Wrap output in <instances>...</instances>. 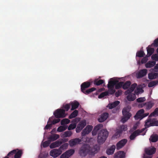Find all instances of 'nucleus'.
<instances>
[{"label": "nucleus", "instance_id": "nucleus-1", "mask_svg": "<svg viewBox=\"0 0 158 158\" xmlns=\"http://www.w3.org/2000/svg\"><path fill=\"white\" fill-rule=\"evenodd\" d=\"M98 149L99 147L97 145L91 147L88 144H84L80 148L79 153L81 156H85L87 154L94 156L98 152Z\"/></svg>", "mask_w": 158, "mask_h": 158}, {"label": "nucleus", "instance_id": "nucleus-2", "mask_svg": "<svg viewBox=\"0 0 158 158\" xmlns=\"http://www.w3.org/2000/svg\"><path fill=\"white\" fill-rule=\"evenodd\" d=\"M91 85V83L90 81H87L83 83L81 85V91L85 94L88 95L96 90V89L94 87L86 89Z\"/></svg>", "mask_w": 158, "mask_h": 158}, {"label": "nucleus", "instance_id": "nucleus-3", "mask_svg": "<svg viewBox=\"0 0 158 158\" xmlns=\"http://www.w3.org/2000/svg\"><path fill=\"white\" fill-rule=\"evenodd\" d=\"M109 133L106 129L100 131L98 134L97 141L99 143H103L108 135Z\"/></svg>", "mask_w": 158, "mask_h": 158}, {"label": "nucleus", "instance_id": "nucleus-4", "mask_svg": "<svg viewBox=\"0 0 158 158\" xmlns=\"http://www.w3.org/2000/svg\"><path fill=\"white\" fill-rule=\"evenodd\" d=\"M130 109L128 107L124 108L122 110L123 117L122 118L121 121L124 123L126 122L131 116V114L129 113Z\"/></svg>", "mask_w": 158, "mask_h": 158}, {"label": "nucleus", "instance_id": "nucleus-5", "mask_svg": "<svg viewBox=\"0 0 158 158\" xmlns=\"http://www.w3.org/2000/svg\"><path fill=\"white\" fill-rule=\"evenodd\" d=\"M137 86V84L134 83L132 84L131 86L125 92V94L126 95H127V94H129V95L127 96V99H136V98L135 94L133 95V97L131 96L130 98H129V95H130V94H131V92L134 90V89Z\"/></svg>", "mask_w": 158, "mask_h": 158}, {"label": "nucleus", "instance_id": "nucleus-6", "mask_svg": "<svg viewBox=\"0 0 158 158\" xmlns=\"http://www.w3.org/2000/svg\"><path fill=\"white\" fill-rule=\"evenodd\" d=\"M137 86V84L134 83L132 84L131 86L125 92V94L126 95H127V94H129V95L127 96V99H136V98L135 94L133 95V97L131 96L130 98H129V95H130V94H131V92L134 90V89Z\"/></svg>", "mask_w": 158, "mask_h": 158}, {"label": "nucleus", "instance_id": "nucleus-7", "mask_svg": "<svg viewBox=\"0 0 158 158\" xmlns=\"http://www.w3.org/2000/svg\"><path fill=\"white\" fill-rule=\"evenodd\" d=\"M65 110L63 109H58L54 113V114L56 118H63L65 117Z\"/></svg>", "mask_w": 158, "mask_h": 158}, {"label": "nucleus", "instance_id": "nucleus-8", "mask_svg": "<svg viewBox=\"0 0 158 158\" xmlns=\"http://www.w3.org/2000/svg\"><path fill=\"white\" fill-rule=\"evenodd\" d=\"M144 129L142 128L141 130L138 129L135 131L130 136V139L131 140H134L136 136L139 135L144 131Z\"/></svg>", "mask_w": 158, "mask_h": 158}, {"label": "nucleus", "instance_id": "nucleus-9", "mask_svg": "<svg viewBox=\"0 0 158 158\" xmlns=\"http://www.w3.org/2000/svg\"><path fill=\"white\" fill-rule=\"evenodd\" d=\"M62 152L61 150H60L59 149H54L52 150L50 152L51 156L54 158H56L60 155Z\"/></svg>", "mask_w": 158, "mask_h": 158}, {"label": "nucleus", "instance_id": "nucleus-10", "mask_svg": "<svg viewBox=\"0 0 158 158\" xmlns=\"http://www.w3.org/2000/svg\"><path fill=\"white\" fill-rule=\"evenodd\" d=\"M74 150L73 149L68 150L62 154L60 156V158H69L74 153Z\"/></svg>", "mask_w": 158, "mask_h": 158}, {"label": "nucleus", "instance_id": "nucleus-11", "mask_svg": "<svg viewBox=\"0 0 158 158\" xmlns=\"http://www.w3.org/2000/svg\"><path fill=\"white\" fill-rule=\"evenodd\" d=\"M86 121L83 120L80 121L78 124L76 128V131L77 133L80 132L86 125Z\"/></svg>", "mask_w": 158, "mask_h": 158}, {"label": "nucleus", "instance_id": "nucleus-12", "mask_svg": "<svg viewBox=\"0 0 158 158\" xmlns=\"http://www.w3.org/2000/svg\"><path fill=\"white\" fill-rule=\"evenodd\" d=\"M127 142V140L126 139H123L119 141L116 144V149L119 150L123 147Z\"/></svg>", "mask_w": 158, "mask_h": 158}, {"label": "nucleus", "instance_id": "nucleus-13", "mask_svg": "<svg viewBox=\"0 0 158 158\" xmlns=\"http://www.w3.org/2000/svg\"><path fill=\"white\" fill-rule=\"evenodd\" d=\"M144 112V111L143 109H141L139 110L134 116L135 119L137 120L139 119L141 120L143 118H142L143 116V114Z\"/></svg>", "mask_w": 158, "mask_h": 158}, {"label": "nucleus", "instance_id": "nucleus-14", "mask_svg": "<svg viewBox=\"0 0 158 158\" xmlns=\"http://www.w3.org/2000/svg\"><path fill=\"white\" fill-rule=\"evenodd\" d=\"M93 126L88 125L81 132L82 136H84L86 134H89L93 129Z\"/></svg>", "mask_w": 158, "mask_h": 158}, {"label": "nucleus", "instance_id": "nucleus-15", "mask_svg": "<svg viewBox=\"0 0 158 158\" xmlns=\"http://www.w3.org/2000/svg\"><path fill=\"white\" fill-rule=\"evenodd\" d=\"M81 141V139L76 138L71 139L69 141V143L70 146L73 147L79 144Z\"/></svg>", "mask_w": 158, "mask_h": 158}, {"label": "nucleus", "instance_id": "nucleus-16", "mask_svg": "<svg viewBox=\"0 0 158 158\" xmlns=\"http://www.w3.org/2000/svg\"><path fill=\"white\" fill-rule=\"evenodd\" d=\"M156 148L154 147L146 148L145 149V153L149 155H151L154 154L156 152Z\"/></svg>", "mask_w": 158, "mask_h": 158}, {"label": "nucleus", "instance_id": "nucleus-17", "mask_svg": "<svg viewBox=\"0 0 158 158\" xmlns=\"http://www.w3.org/2000/svg\"><path fill=\"white\" fill-rule=\"evenodd\" d=\"M109 114L105 112L102 114L100 117L98 118V121L100 123L102 122L105 121L108 117Z\"/></svg>", "mask_w": 158, "mask_h": 158}, {"label": "nucleus", "instance_id": "nucleus-18", "mask_svg": "<svg viewBox=\"0 0 158 158\" xmlns=\"http://www.w3.org/2000/svg\"><path fill=\"white\" fill-rule=\"evenodd\" d=\"M147 73V70L143 69L140 70L137 74V77L138 78H142L145 76Z\"/></svg>", "mask_w": 158, "mask_h": 158}, {"label": "nucleus", "instance_id": "nucleus-19", "mask_svg": "<svg viewBox=\"0 0 158 158\" xmlns=\"http://www.w3.org/2000/svg\"><path fill=\"white\" fill-rule=\"evenodd\" d=\"M153 46L151 45H149L148 47L147 48V57L150 56L153 53L154 49L153 48H152L151 47Z\"/></svg>", "mask_w": 158, "mask_h": 158}, {"label": "nucleus", "instance_id": "nucleus-20", "mask_svg": "<svg viewBox=\"0 0 158 158\" xmlns=\"http://www.w3.org/2000/svg\"><path fill=\"white\" fill-rule=\"evenodd\" d=\"M150 142L155 143L158 140V135L153 134L151 135L149 139Z\"/></svg>", "mask_w": 158, "mask_h": 158}, {"label": "nucleus", "instance_id": "nucleus-21", "mask_svg": "<svg viewBox=\"0 0 158 158\" xmlns=\"http://www.w3.org/2000/svg\"><path fill=\"white\" fill-rule=\"evenodd\" d=\"M62 144L61 141H57L52 143L50 145V147L51 148H53L60 146Z\"/></svg>", "mask_w": 158, "mask_h": 158}, {"label": "nucleus", "instance_id": "nucleus-22", "mask_svg": "<svg viewBox=\"0 0 158 158\" xmlns=\"http://www.w3.org/2000/svg\"><path fill=\"white\" fill-rule=\"evenodd\" d=\"M116 147L115 145H113L109 148H108L106 151V153L108 155H111L113 154L115 149Z\"/></svg>", "mask_w": 158, "mask_h": 158}, {"label": "nucleus", "instance_id": "nucleus-23", "mask_svg": "<svg viewBox=\"0 0 158 158\" xmlns=\"http://www.w3.org/2000/svg\"><path fill=\"white\" fill-rule=\"evenodd\" d=\"M152 119L150 118H148L147 120H146L145 121V125L144 126L145 127V128H143L144 129V131L145 130V129L148 128L149 127L152 126H151V124L152 123Z\"/></svg>", "mask_w": 158, "mask_h": 158}, {"label": "nucleus", "instance_id": "nucleus-24", "mask_svg": "<svg viewBox=\"0 0 158 158\" xmlns=\"http://www.w3.org/2000/svg\"><path fill=\"white\" fill-rule=\"evenodd\" d=\"M143 92L142 86L140 85L137 87L135 91V94L138 95L139 94L142 93Z\"/></svg>", "mask_w": 158, "mask_h": 158}, {"label": "nucleus", "instance_id": "nucleus-25", "mask_svg": "<svg viewBox=\"0 0 158 158\" xmlns=\"http://www.w3.org/2000/svg\"><path fill=\"white\" fill-rule=\"evenodd\" d=\"M158 77V74L156 73H151L148 74V77L149 79H154Z\"/></svg>", "mask_w": 158, "mask_h": 158}, {"label": "nucleus", "instance_id": "nucleus-26", "mask_svg": "<svg viewBox=\"0 0 158 158\" xmlns=\"http://www.w3.org/2000/svg\"><path fill=\"white\" fill-rule=\"evenodd\" d=\"M16 153L14 156V158H20L22 154V152L21 150H19L18 149H15Z\"/></svg>", "mask_w": 158, "mask_h": 158}, {"label": "nucleus", "instance_id": "nucleus-27", "mask_svg": "<svg viewBox=\"0 0 158 158\" xmlns=\"http://www.w3.org/2000/svg\"><path fill=\"white\" fill-rule=\"evenodd\" d=\"M156 64L155 61H149L145 64V66L146 68H150L154 66Z\"/></svg>", "mask_w": 158, "mask_h": 158}, {"label": "nucleus", "instance_id": "nucleus-28", "mask_svg": "<svg viewBox=\"0 0 158 158\" xmlns=\"http://www.w3.org/2000/svg\"><path fill=\"white\" fill-rule=\"evenodd\" d=\"M125 153L123 151H119L115 154L114 158H124Z\"/></svg>", "mask_w": 158, "mask_h": 158}, {"label": "nucleus", "instance_id": "nucleus-29", "mask_svg": "<svg viewBox=\"0 0 158 158\" xmlns=\"http://www.w3.org/2000/svg\"><path fill=\"white\" fill-rule=\"evenodd\" d=\"M154 103L152 101L145 102V106H146V109L148 110L150 109L154 106Z\"/></svg>", "mask_w": 158, "mask_h": 158}, {"label": "nucleus", "instance_id": "nucleus-30", "mask_svg": "<svg viewBox=\"0 0 158 158\" xmlns=\"http://www.w3.org/2000/svg\"><path fill=\"white\" fill-rule=\"evenodd\" d=\"M146 99H136L137 102L139 103H141L138 105V107L139 108L143 107L145 106V103L143 102Z\"/></svg>", "mask_w": 158, "mask_h": 158}, {"label": "nucleus", "instance_id": "nucleus-31", "mask_svg": "<svg viewBox=\"0 0 158 158\" xmlns=\"http://www.w3.org/2000/svg\"><path fill=\"white\" fill-rule=\"evenodd\" d=\"M59 137L60 136L59 135L55 134L50 136L48 138V139L50 140L51 141H53L58 139Z\"/></svg>", "mask_w": 158, "mask_h": 158}, {"label": "nucleus", "instance_id": "nucleus-32", "mask_svg": "<svg viewBox=\"0 0 158 158\" xmlns=\"http://www.w3.org/2000/svg\"><path fill=\"white\" fill-rule=\"evenodd\" d=\"M120 103L118 101H116L111 104L108 105V106L110 109H112L117 106Z\"/></svg>", "mask_w": 158, "mask_h": 158}, {"label": "nucleus", "instance_id": "nucleus-33", "mask_svg": "<svg viewBox=\"0 0 158 158\" xmlns=\"http://www.w3.org/2000/svg\"><path fill=\"white\" fill-rule=\"evenodd\" d=\"M118 81H110L107 85V87L108 88H113L114 86L116 85Z\"/></svg>", "mask_w": 158, "mask_h": 158}, {"label": "nucleus", "instance_id": "nucleus-34", "mask_svg": "<svg viewBox=\"0 0 158 158\" xmlns=\"http://www.w3.org/2000/svg\"><path fill=\"white\" fill-rule=\"evenodd\" d=\"M78 114V111L77 110H74L69 116V118L71 119L77 116Z\"/></svg>", "mask_w": 158, "mask_h": 158}, {"label": "nucleus", "instance_id": "nucleus-35", "mask_svg": "<svg viewBox=\"0 0 158 158\" xmlns=\"http://www.w3.org/2000/svg\"><path fill=\"white\" fill-rule=\"evenodd\" d=\"M131 82L130 81H127L124 83L123 85V88L124 89H128L131 85Z\"/></svg>", "mask_w": 158, "mask_h": 158}, {"label": "nucleus", "instance_id": "nucleus-36", "mask_svg": "<svg viewBox=\"0 0 158 158\" xmlns=\"http://www.w3.org/2000/svg\"><path fill=\"white\" fill-rule=\"evenodd\" d=\"M67 126L66 125L61 126L59 127L57 129V131L61 132L65 130L67 128Z\"/></svg>", "mask_w": 158, "mask_h": 158}, {"label": "nucleus", "instance_id": "nucleus-37", "mask_svg": "<svg viewBox=\"0 0 158 158\" xmlns=\"http://www.w3.org/2000/svg\"><path fill=\"white\" fill-rule=\"evenodd\" d=\"M104 82V80H95L94 81V85H99L103 83Z\"/></svg>", "mask_w": 158, "mask_h": 158}, {"label": "nucleus", "instance_id": "nucleus-38", "mask_svg": "<svg viewBox=\"0 0 158 158\" xmlns=\"http://www.w3.org/2000/svg\"><path fill=\"white\" fill-rule=\"evenodd\" d=\"M158 115V107L156 108L154 111L151 113L149 116V117L152 116L156 117Z\"/></svg>", "mask_w": 158, "mask_h": 158}, {"label": "nucleus", "instance_id": "nucleus-39", "mask_svg": "<svg viewBox=\"0 0 158 158\" xmlns=\"http://www.w3.org/2000/svg\"><path fill=\"white\" fill-rule=\"evenodd\" d=\"M68 145L69 144L68 143H64L60 146L59 149L60 150H61L62 151L63 150L66 149L67 148Z\"/></svg>", "mask_w": 158, "mask_h": 158}, {"label": "nucleus", "instance_id": "nucleus-40", "mask_svg": "<svg viewBox=\"0 0 158 158\" xmlns=\"http://www.w3.org/2000/svg\"><path fill=\"white\" fill-rule=\"evenodd\" d=\"M158 83V81H152L148 83V86L149 87H152L156 85Z\"/></svg>", "mask_w": 158, "mask_h": 158}, {"label": "nucleus", "instance_id": "nucleus-41", "mask_svg": "<svg viewBox=\"0 0 158 158\" xmlns=\"http://www.w3.org/2000/svg\"><path fill=\"white\" fill-rule=\"evenodd\" d=\"M16 153V150H13L10 152L6 156L9 157L13 158L15 155V153Z\"/></svg>", "mask_w": 158, "mask_h": 158}, {"label": "nucleus", "instance_id": "nucleus-42", "mask_svg": "<svg viewBox=\"0 0 158 158\" xmlns=\"http://www.w3.org/2000/svg\"><path fill=\"white\" fill-rule=\"evenodd\" d=\"M145 54L143 51H140L136 53V56L139 57H143Z\"/></svg>", "mask_w": 158, "mask_h": 158}, {"label": "nucleus", "instance_id": "nucleus-43", "mask_svg": "<svg viewBox=\"0 0 158 158\" xmlns=\"http://www.w3.org/2000/svg\"><path fill=\"white\" fill-rule=\"evenodd\" d=\"M50 118H49V120L47 124L46 125L45 127V129L48 130L52 126V124L51 123V121H50Z\"/></svg>", "mask_w": 158, "mask_h": 158}, {"label": "nucleus", "instance_id": "nucleus-44", "mask_svg": "<svg viewBox=\"0 0 158 158\" xmlns=\"http://www.w3.org/2000/svg\"><path fill=\"white\" fill-rule=\"evenodd\" d=\"M70 120L67 118H64L61 121V124L64 125L67 124L69 123Z\"/></svg>", "mask_w": 158, "mask_h": 158}, {"label": "nucleus", "instance_id": "nucleus-45", "mask_svg": "<svg viewBox=\"0 0 158 158\" xmlns=\"http://www.w3.org/2000/svg\"><path fill=\"white\" fill-rule=\"evenodd\" d=\"M124 83L123 81H120L119 82L116 83L115 85V88L116 89H119L121 88L122 87H123V85Z\"/></svg>", "mask_w": 158, "mask_h": 158}, {"label": "nucleus", "instance_id": "nucleus-46", "mask_svg": "<svg viewBox=\"0 0 158 158\" xmlns=\"http://www.w3.org/2000/svg\"><path fill=\"white\" fill-rule=\"evenodd\" d=\"M109 94V93L107 91H105L101 93L98 96V98H103L105 96H106Z\"/></svg>", "mask_w": 158, "mask_h": 158}, {"label": "nucleus", "instance_id": "nucleus-47", "mask_svg": "<svg viewBox=\"0 0 158 158\" xmlns=\"http://www.w3.org/2000/svg\"><path fill=\"white\" fill-rule=\"evenodd\" d=\"M79 103L78 102H75L72 105L71 110H74L77 109L79 106Z\"/></svg>", "mask_w": 158, "mask_h": 158}, {"label": "nucleus", "instance_id": "nucleus-48", "mask_svg": "<svg viewBox=\"0 0 158 158\" xmlns=\"http://www.w3.org/2000/svg\"><path fill=\"white\" fill-rule=\"evenodd\" d=\"M51 141L49 140L43 142L42 143V146L44 148H46L48 147Z\"/></svg>", "mask_w": 158, "mask_h": 158}, {"label": "nucleus", "instance_id": "nucleus-49", "mask_svg": "<svg viewBox=\"0 0 158 158\" xmlns=\"http://www.w3.org/2000/svg\"><path fill=\"white\" fill-rule=\"evenodd\" d=\"M103 127V125L102 124L100 123L95 127L94 129L97 131L101 129Z\"/></svg>", "mask_w": 158, "mask_h": 158}, {"label": "nucleus", "instance_id": "nucleus-50", "mask_svg": "<svg viewBox=\"0 0 158 158\" xmlns=\"http://www.w3.org/2000/svg\"><path fill=\"white\" fill-rule=\"evenodd\" d=\"M77 126L76 123H72L70 124L68 127V130H71L75 128Z\"/></svg>", "mask_w": 158, "mask_h": 158}, {"label": "nucleus", "instance_id": "nucleus-51", "mask_svg": "<svg viewBox=\"0 0 158 158\" xmlns=\"http://www.w3.org/2000/svg\"><path fill=\"white\" fill-rule=\"evenodd\" d=\"M127 130V126L126 125H122L121 126L120 129L119 130V131H121V133L124 131H126Z\"/></svg>", "mask_w": 158, "mask_h": 158}, {"label": "nucleus", "instance_id": "nucleus-52", "mask_svg": "<svg viewBox=\"0 0 158 158\" xmlns=\"http://www.w3.org/2000/svg\"><path fill=\"white\" fill-rule=\"evenodd\" d=\"M72 134V133L71 131H65L64 133V136L65 137H69Z\"/></svg>", "mask_w": 158, "mask_h": 158}, {"label": "nucleus", "instance_id": "nucleus-53", "mask_svg": "<svg viewBox=\"0 0 158 158\" xmlns=\"http://www.w3.org/2000/svg\"><path fill=\"white\" fill-rule=\"evenodd\" d=\"M152 59L154 60L158 61V54H155L152 55Z\"/></svg>", "mask_w": 158, "mask_h": 158}, {"label": "nucleus", "instance_id": "nucleus-54", "mask_svg": "<svg viewBox=\"0 0 158 158\" xmlns=\"http://www.w3.org/2000/svg\"><path fill=\"white\" fill-rule=\"evenodd\" d=\"M121 133V131H119V130L117 131L116 133L114 135L113 137L114 138H117L120 136V134Z\"/></svg>", "mask_w": 158, "mask_h": 158}, {"label": "nucleus", "instance_id": "nucleus-55", "mask_svg": "<svg viewBox=\"0 0 158 158\" xmlns=\"http://www.w3.org/2000/svg\"><path fill=\"white\" fill-rule=\"evenodd\" d=\"M151 46L156 47H158V38L154 41V43L151 44Z\"/></svg>", "mask_w": 158, "mask_h": 158}, {"label": "nucleus", "instance_id": "nucleus-56", "mask_svg": "<svg viewBox=\"0 0 158 158\" xmlns=\"http://www.w3.org/2000/svg\"><path fill=\"white\" fill-rule=\"evenodd\" d=\"M152 126H158V120L155 121L152 119V122L151 124Z\"/></svg>", "mask_w": 158, "mask_h": 158}, {"label": "nucleus", "instance_id": "nucleus-57", "mask_svg": "<svg viewBox=\"0 0 158 158\" xmlns=\"http://www.w3.org/2000/svg\"><path fill=\"white\" fill-rule=\"evenodd\" d=\"M148 57L147 56L146 57H143L141 60V63L142 64L145 63L148 60Z\"/></svg>", "mask_w": 158, "mask_h": 158}, {"label": "nucleus", "instance_id": "nucleus-58", "mask_svg": "<svg viewBox=\"0 0 158 158\" xmlns=\"http://www.w3.org/2000/svg\"><path fill=\"white\" fill-rule=\"evenodd\" d=\"M59 118H57V119H55L53 120L52 122H51L52 124H55L59 122L60 121V119Z\"/></svg>", "mask_w": 158, "mask_h": 158}, {"label": "nucleus", "instance_id": "nucleus-59", "mask_svg": "<svg viewBox=\"0 0 158 158\" xmlns=\"http://www.w3.org/2000/svg\"><path fill=\"white\" fill-rule=\"evenodd\" d=\"M122 93L121 90H119L118 91L116 92L115 93V96L116 97H118L121 95Z\"/></svg>", "mask_w": 158, "mask_h": 158}, {"label": "nucleus", "instance_id": "nucleus-60", "mask_svg": "<svg viewBox=\"0 0 158 158\" xmlns=\"http://www.w3.org/2000/svg\"><path fill=\"white\" fill-rule=\"evenodd\" d=\"M80 120V118H75L73 119L72 121V122L73 123H76V124Z\"/></svg>", "mask_w": 158, "mask_h": 158}, {"label": "nucleus", "instance_id": "nucleus-61", "mask_svg": "<svg viewBox=\"0 0 158 158\" xmlns=\"http://www.w3.org/2000/svg\"><path fill=\"white\" fill-rule=\"evenodd\" d=\"M70 107V105L69 104H66L64 106V108L66 111H68Z\"/></svg>", "mask_w": 158, "mask_h": 158}, {"label": "nucleus", "instance_id": "nucleus-62", "mask_svg": "<svg viewBox=\"0 0 158 158\" xmlns=\"http://www.w3.org/2000/svg\"><path fill=\"white\" fill-rule=\"evenodd\" d=\"M109 89H110L109 93L110 94H113L115 92V89L113 88H110Z\"/></svg>", "mask_w": 158, "mask_h": 158}, {"label": "nucleus", "instance_id": "nucleus-63", "mask_svg": "<svg viewBox=\"0 0 158 158\" xmlns=\"http://www.w3.org/2000/svg\"><path fill=\"white\" fill-rule=\"evenodd\" d=\"M150 155H148L146 154H144L143 158H152V156H150Z\"/></svg>", "mask_w": 158, "mask_h": 158}, {"label": "nucleus", "instance_id": "nucleus-64", "mask_svg": "<svg viewBox=\"0 0 158 158\" xmlns=\"http://www.w3.org/2000/svg\"><path fill=\"white\" fill-rule=\"evenodd\" d=\"M97 131L96 130L93 129V131H92V134L94 136L97 135Z\"/></svg>", "mask_w": 158, "mask_h": 158}]
</instances>
